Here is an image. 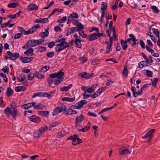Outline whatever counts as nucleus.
Wrapping results in <instances>:
<instances>
[{
  "label": "nucleus",
  "mask_w": 160,
  "mask_h": 160,
  "mask_svg": "<svg viewBox=\"0 0 160 160\" xmlns=\"http://www.w3.org/2000/svg\"><path fill=\"white\" fill-rule=\"evenodd\" d=\"M56 73L57 75V78L58 79H62H62L63 78L62 77L63 76L64 74V72H61V71H59L58 72Z\"/></svg>",
  "instance_id": "28"
},
{
  "label": "nucleus",
  "mask_w": 160,
  "mask_h": 160,
  "mask_svg": "<svg viewBox=\"0 0 160 160\" xmlns=\"http://www.w3.org/2000/svg\"><path fill=\"white\" fill-rule=\"evenodd\" d=\"M77 135L76 134H74L72 136H69L67 139V140H72V145L76 146L77 142L76 141L77 140Z\"/></svg>",
  "instance_id": "9"
},
{
  "label": "nucleus",
  "mask_w": 160,
  "mask_h": 160,
  "mask_svg": "<svg viewBox=\"0 0 160 160\" xmlns=\"http://www.w3.org/2000/svg\"><path fill=\"white\" fill-rule=\"evenodd\" d=\"M38 112L39 114L42 116H45L49 114V112L48 111H39Z\"/></svg>",
  "instance_id": "51"
},
{
  "label": "nucleus",
  "mask_w": 160,
  "mask_h": 160,
  "mask_svg": "<svg viewBox=\"0 0 160 160\" xmlns=\"http://www.w3.org/2000/svg\"><path fill=\"white\" fill-rule=\"evenodd\" d=\"M149 65V64L148 62H147L145 61H142L138 63V67L139 68H142L144 66H147Z\"/></svg>",
  "instance_id": "20"
},
{
  "label": "nucleus",
  "mask_w": 160,
  "mask_h": 160,
  "mask_svg": "<svg viewBox=\"0 0 160 160\" xmlns=\"http://www.w3.org/2000/svg\"><path fill=\"white\" fill-rule=\"evenodd\" d=\"M119 153L121 155H123L128 153H130L127 148H125L124 147H122V148L119 149Z\"/></svg>",
  "instance_id": "15"
},
{
  "label": "nucleus",
  "mask_w": 160,
  "mask_h": 160,
  "mask_svg": "<svg viewBox=\"0 0 160 160\" xmlns=\"http://www.w3.org/2000/svg\"><path fill=\"white\" fill-rule=\"evenodd\" d=\"M38 9L37 6L35 4H31L29 5L27 7V10L29 11Z\"/></svg>",
  "instance_id": "14"
},
{
  "label": "nucleus",
  "mask_w": 160,
  "mask_h": 160,
  "mask_svg": "<svg viewBox=\"0 0 160 160\" xmlns=\"http://www.w3.org/2000/svg\"><path fill=\"white\" fill-rule=\"evenodd\" d=\"M65 40L66 39L64 38L56 40V42L59 43L55 48V51L56 52H60L69 46V44L65 42Z\"/></svg>",
  "instance_id": "1"
},
{
  "label": "nucleus",
  "mask_w": 160,
  "mask_h": 160,
  "mask_svg": "<svg viewBox=\"0 0 160 160\" xmlns=\"http://www.w3.org/2000/svg\"><path fill=\"white\" fill-rule=\"evenodd\" d=\"M76 26L77 28V29H78V30H82L84 28L82 24L80 22L76 25Z\"/></svg>",
  "instance_id": "49"
},
{
  "label": "nucleus",
  "mask_w": 160,
  "mask_h": 160,
  "mask_svg": "<svg viewBox=\"0 0 160 160\" xmlns=\"http://www.w3.org/2000/svg\"><path fill=\"white\" fill-rule=\"evenodd\" d=\"M158 80V78H155L154 80L153 81H152V84L153 86H154V87H156V83Z\"/></svg>",
  "instance_id": "62"
},
{
  "label": "nucleus",
  "mask_w": 160,
  "mask_h": 160,
  "mask_svg": "<svg viewBox=\"0 0 160 160\" xmlns=\"http://www.w3.org/2000/svg\"><path fill=\"white\" fill-rule=\"evenodd\" d=\"M46 50V48L44 47H40L38 49V51L40 52H44Z\"/></svg>",
  "instance_id": "53"
},
{
  "label": "nucleus",
  "mask_w": 160,
  "mask_h": 160,
  "mask_svg": "<svg viewBox=\"0 0 160 160\" xmlns=\"http://www.w3.org/2000/svg\"><path fill=\"white\" fill-rule=\"evenodd\" d=\"M72 86V84H69L68 86L67 87H63L60 88V91L62 92L66 91L70 89Z\"/></svg>",
  "instance_id": "26"
},
{
  "label": "nucleus",
  "mask_w": 160,
  "mask_h": 160,
  "mask_svg": "<svg viewBox=\"0 0 160 160\" xmlns=\"http://www.w3.org/2000/svg\"><path fill=\"white\" fill-rule=\"evenodd\" d=\"M22 36V34L21 33H18L14 35V38L15 39H19Z\"/></svg>",
  "instance_id": "58"
},
{
  "label": "nucleus",
  "mask_w": 160,
  "mask_h": 160,
  "mask_svg": "<svg viewBox=\"0 0 160 160\" xmlns=\"http://www.w3.org/2000/svg\"><path fill=\"white\" fill-rule=\"evenodd\" d=\"M145 48H146L148 52H150L152 54L154 52V51L148 46H146Z\"/></svg>",
  "instance_id": "60"
},
{
  "label": "nucleus",
  "mask_w": 160,
  "mask_h": 160,
  "mask_svg": "<svg viewBox=\"0 0 160 160\" xmlns=\"http://www.w3.org/2000/svg\"><path fill=\"white\" fill-rule=\"evenodd\" d=\"M74 42L76 45V47L78 48H81L82 47V44L81 42L80 39H75Z\"/></svg>",
  "instance_id": "31"
},
{
  "label": "nucleus",
  "mask_w": 160,
  "mask_h": 160,
  "mask_svg": "<svg viewBox=\"0 0 160 160\" xmlns=\"http://www.w3.org/2000/svg\"><path fill=\"white\" fill-rule=\"evenodd\" d=\"M79 32V34L83 38H86L87 37V35L84 33V31L82 30H78V31Z\"/></svg>",
  "instance_id": "52"
},
{
  "label": "nucleus",
  "mask_w": 160,
  "mask_h": 160,
  "mask_svg": "<svg viewBox=\"0 0 160 160\" xmlns=\"http://www.w3.org/2000/svg\"><path fill=\"white\" fill-rule=\"evenodd\" d=\"M47 81L50 87H52V84L53 82H54V80L51 78H48L47 79Z\"/></svg>",
  "instance_id": "46"
},
{
  "label": "nucleus",
  "mask_w": 160,
  "mask_h": 160,
  "mask_svg": "<svg viewBox=\"0 0 160 160\" xmlns=\"http://www.w3.org/2000/svg\"><path fill=\"white\" fill-rule=\"evenodd\" d=\"M36 104L35 102H32L27 104H24L21 106V108L23 109H28L29 108L34 106Z\"/></svg>",
  "instance_id": "13"
},
{
  "label": "nucleus",
  "mask_w": 160,
  "mask_h": 160,
  "mask_svg": "<svg viewBox=\"0 0 160 160\" xmlns=\"http://www.w3.org/2000/svg\"><path fill=\"white\" fill-rule=\"evenodd\" d=\"M107 88L106 87H102L98 89L97 90L99 92V94H101V93L102 92L104 91Z\"/></svg>",
  "instance_id": "57"
},
{
  "label": "nucleus",
  "mask_w": 160,
  "mask_h": 160,
  "mask_svg": "<svg viewBox=\"0 0 160 160\" xmlns=\"http://www.w3.org/2000/svg\"><path fill=\"white\" fill-rule=\"evenodd\" d=\"M55 42L54 41H52L49 43L48 45V47L50 48H52L55 45Z\"/></svg>",
  "instance_id": "64"
},
{
  "label": "nucleus",
  "mask_w": 160,
  "mask_h": 160,
  "mask_svg": "<svg viewBox=\"0 0 160 160\" xmlns=\"http://www.w3.org/2000/svg\"><path fill=\"white\" fill-rule=\"evenodd\" d=\"M7 54L8 57L7 56H5V58L6 60L10 59L13 60H15L19 57L18 53L17 52L12 53L10 51H8L7 52Z\"/></svg>",
  "instance_id": "3"
},
{
  "label": "nucleus",
  "mask_w": 160,
  "mask_h": 160,
  "mask_svg": "<svg viewBox=\"0 0 160 160\" xmlns=\"http://www.w3.org/2000/svg\"><path fill=\"white\" fill-rule=\"evenodd\" d=\"M69 17L72 20L75 18H78L79 17L77 13L74 12L70 14L69 16Z\"/></svg>",
  "instance_id": "32"
},
{
  "label": "nucleus",
  "mask_w": 160,
  "mask_h": 160,
  "mask_svg": "<svg viewBox=\"0 0 160 160\" xmlns=\"http://www.w3.org/2000/svg\"><path fill=\"white\" fill-rule=\"evenodd\" d=\"M77 113V112L76 111L68 108V110L66 112H64V113L66 115H72L76 114Z\"/></svg>",
  "instance_id": "16"
},
{
  "label": "nucleus",
  "mask_w": 160,
  "mask_h": 160,
  "mask_svg": "<svg viewBox=\"0 0 160 160\" xmlns=\"http://www.w3.org/2000/svg\"><path fill=\"white\" fill-rule=\"evenodd\" d=\"M33 59V57H24L21 58L20 60H21L22 62L24 63H28L31 61Z\"/></svg>",
  "instance_id": "21"
},
{
  "label": "nucleus",
  "mask_w": 160,
  "mask_h": 160,
  "mask_svg": "<svg viewBox=\"0 0 160 160\" xmlns=\"http://www.w3.org/2000/svg\"><path fill=\"white\" fill-rule=\"evenodd\" d=\"M75 127L77 129H78V128L80 126V123H82V121L85 120L84 116L82 114L77 115L75 119Z\"/></svg>",
  "instance_id": "2"
},
{
  "label": "nucleus",
  "mask_w": 160,
  "mask_h": 160,
  "mask_svg": "<svg viewBox=\"0 0 160 160\" xmlns=\"http://www.w3.org/2000/svg\"><path fill=\"white\" fill-rule=\"evenodd\" d=\"M124 40L122 39H121L120 40V43L121 44V46L123 50H125L127 49L128 47V45L127 44L124 43Z\"/></svg>",
  "instance_id": "39"
},
{
  "label": "nucleus",
  "mask_w": 160,
  "mask_h": 160,
  "mask_svg": "<svg viewBox=\"0 0 160 160\" xmlns=\"http://www.w3.org/2000/svg\"><path fill=\"white\" fill-rule=\"evenodd\" d=\"M10 106L11 108L13 109V110H17V106L14 102H11Z\"/></svg>",
  "instance_id": "43"
},
{
  "label": "nucleus",
  "mask_w": 160,
  "mask_h": 160,
  "mask_svg": "<svg viewBox=\"0 0 160 160\" xmlns=\"http://www.w3.org/2000/svg\"><path fill=\"white\" fill-rule=\"evenodd\" d=\"M100 94H99V92L97 90V91L95 92L92 95H91V97L92 98H95L97 97Z\"/></svg>",
  "instance_id": "54"
},
{
  "label": "nucleus",
  "mask_w": 160,
  "mask_h": 160,
  "mask_svg": "<svg viewBox=\"0 0 160 160\" xmlns=\"http://www.w3.org/2000/svg\"><path fill=\"white\" fill-rule=\"evenodd\" d=\"M155 131V129H152L150 130L144 136L142 137V138L143 139H146L148 137H149V139L148 142H149L153 137V133Z\"/></svg>",
  "instance_id": "4"
},
{
  "label": "nucleus",
  "mask_w": 160,
  "mask_h": 160,
  "mask_svg": "<svg viewBox=\"0 0 160 160\" xmlns=\"http://www.w3.org/2000/svg\"><path fill=\"white\" fill-rule=\"evenodd\" d=\"M30 121L36 123H38L40 122V118L36 115H32L29 118Z\"/></svg>",
  "instance_id": "8"
},
{
  "label": "nucleus",
  "mask_w": 160,
  "mask_h": 160,
  "mask_svg": "<svg viewBox=\"0 0 160 160\" xmlns=\"http://www.w3.org/2000/svg\"><path fill=\"white\" fill-rule=\"evenodd\" d=\"M33 108L37 109H41L43 110L45 108V106L42 104L39 103V104L36 105L35 104L33 106Z\"/></svg>",
  "instance_id": "25"
},
{
  "label": "nucleus",
  "mask_w": 160,
  "mask_h": 160,
  "mask_svg": "<svg viewBox=\"0 0 160 160\" xmlns=\"http://www.w3.org/2000/svg\"><path fill=\"white\" fill-rule=\"evenodd\" d=\"M18 112L17 110L12 111L11 115L14 120H16L17 116L20 115V113H18Z\"/></svg>",
  "instance_id": "22"
},
{
  "label": "nucleus",
  "mask_w": 160,
  "mask_h": 160,
  "mask_svg": "<svg viewBox=\"0 0 160 160\" xmlns=\"http://www.w3.org/2000/svg\"><path fill=\"white\" fill-rule=\"evenodd\" d=\"M75 97L72 98H70L68 97H64L62 99V101H66L69 102H72L75 100Z\"/></svg>",
  "instance_id": "29"
},
{
  "label": "nucleus",
  "mask_w": 160,
  "mask_h": 160,
  "mask_svg": "<svg viewBox=\"0 0 160 160\" xmlns=\"http://www.w3.org/2000/svg\"><path fill=\"white\" fill-rule=\"evenodd\" d=\"M107 4L104 2H103L101 4V10L102 11H105L107 8Z\"/></svg>",
  "instance_id": "40"
},
{
  "label": "nucleus",
  "mask_w": 160,
  "mask_h": 160,
  "mask_svg": "<svg viewBox=\"0 0 160 160\" xmlns=\"http://www.w3.org/2000/svg\"><path fill=\"white\" fill-rule=\"evenodd\" d=\"M17 5V4L15 3H12L9 4L7 6L9 8H15Z\"/></svg>",
  "instance_id": "59"
},
{
  "label": "nucleus",
  "mask_w": 160,
  "mask_h": 160,
  "mask_svg": "<svg viewBox=\"0 0 160 160\" xmlns=\"http://www.w3.org/2000/svg\"><path fill=\"white\" fill-rule=\"evenodd\" d=\"M13 92V91L10 88H8L7 89V91L6 93V95L8 97H10L12 96Z\"/></svg>",
  "instance_id": "19"
},
{
  "label": "nucleus",
  "mask_w": 160,
  "mask_h": 160,
  "mask_svg": "<svg viewBox=\"0 0 160 160\" xmlns=\"http://www.w3.org/2000/svg\"><path fill=\"white\" fill-rule=\"evenodd\" d=\"M135 90L136 88L134 87L133 86L132 87L131 90L132 92L133 95L134 97L137 98L138 96L142 95L141 93L138 91V92H136Z\"/></svg>",
  "instance_id": "18"
},
{
  "label": "nucleus",
  "mask_w": 160,
  "mask_h": 160,
  "mask_svg": "<svg viewBox=\"0 0 160 160\" xmlns=\"http://www.w3.org/2000/svg\"><path fill=\"white\" fill-rule=\"evenodd\" d=\"M91 126V123L90 122H88L87 126L82 129H80V127L77 129L79 131H82V132H85L88 131L90 129Z\"/></svg>",
  "instance_id": "12"
},
{
  "label": "nucleus",
  "mask_w": 160,
  "mask_h": 160,
  "mask_svg": "<svg viewBox=\"0 0 160 160\" xmlns=\"http://www.w3.org/2000/svg\"><path fill=\"white\" fill-rule=\"evenodd\" d=\"M151 9L153 11L156 13H158L159 12V10L158 9L157 7L154 5H153L151 6Z\"/></svg>",
  "instance_id": "42"
},
{
  "label": "nucleus",
  "mask_w": 160,
  "mask_h": 160,
  "mask_svg": "<svg viewBox=\"0 0 160 160\" xmlns=\"http://www.w3.org/2000/svg\"><path fill=\"white\" fill-rule=\"evenodd\" d=\"M78 75L84 78L89 79L94 76V73L91 74L88 73L86 72H84L79 73Z\"/></svg>",
  "instance_id": "5"
},
{
  "label": "nucleus",
  "mask_w": 160,
  "mask_h": 160,
  "mask_svg": "<svg viewBox=\"0 0 160 160\" xmlns=\"http://www.w3.org/2000/svg\"><path fill=\"white\" fill-rule=\"evenodd\" d=\"M37 42H38L37 40H29L27 43V46H28V48L34 47L38 45Z\"/></svg>",
  "instance_id": "7"
},
{
  "label": "nucleus",
  "mask_w": 160,
  "mask_h": 160,
  "mask_svg": "<svg viewBox=\"0 0 160 160\" xmlns=\"http://www.w3.org/2000/svg\"><path fill=\"white\" fill-rule=\"evenodd\" d=\"M41 135H42V134L38 130L34 132L33 134V137L35 138H39Z\"/></svg>",
  "instance_id": "35"
},
{
  "label": "nucleus",
  "mask_w": 160,
  "mask_h": 160,
  "mask_svg": "<svg viewBox=\"0 0 160 160\" xmlns=\"http://www.w3.org/2000/svg\"><path fill=\"white\" fill-rule=\"evenodd\" d=\"M62 81V79H58V78H56L54 79L53 83L55 85H58Z\"/></svg>",
  "instance_id": "48"
},
{
  "label": "nucleus",
  "mask_w": 160,
  "mask_h": 160,
  "mask_svg": "<svg viewBox=\"0 0 160 160\" xmlns=\"http://www.w3.org/2000/svg\"><path fill=\"white\" fill-rule=\"evenodd\" d=\"M79 60L83 64L87 61V59L84 55L83 56L80 55L79 58Z\"/></svg>",
  "instance_id": "33"
},
{
  "label": "nucleus",
  "mask_w": 160,
  "mask_h": 160,
  "mask_svg": "<svg viewBox=\"0 0 160 160\" xmlns=\"http://www.w3.org/2000/svg\"><path fill=\"white\" fill-rule=\"evenodd\" d=\"M110 74V73L104 72L100 76L99 78H102L103 77H107L108 75Z\"/></svg>",
  "instance_id": "63"
},
{
  "label": "nucleus",
  "mask_w": 160,
  "mask_h": 160,
  "mask_svg": "<svg viewBox=\"0 0 160 160\" xmlns=\"http://www.w3.org/2000/svg\"><path fill=\"white\" fill-rule=\"evenodd\" d=\"M12 111L9 107H7L3 111L6 116L7 118H9L12 114Z\"/></svg>",
  "instance_id": "11"
},
{
  "label": "nucleus",
  "mask_w": 160,
  "mask_h": 160,
  "mask_svg": "<svg viewBox=\"0 0 160 160\" xmlns=\"http://www.w3.org/2000/svg\"><path fill=\"white\" fill-rule=\"evenodd\" d=\"M78 31V30L77 29V28H76L72 27L69 28L68 29V32L66 35L67 36H68L71 34L73 32Z\"/></svg>",
  "instance_id": "17"
},
{
  "label": "nucleus",
  "mask_w": 160,
  "mask_h": 160,
  "mask_svg": "<svg viewBox=\"0 0 160 160\" xmlns=\"http://www.w3.org/2000/svg\"><path fill=\"white\" fill-rule=\"evenodd\" d=\"M58 124L59 122L57 121L52 122L49 126V128H50L49 130H50L52 128L58 125Z\"/></svg>",
  "instance_id": "36"
},
{
  "label": "nucleus",
  "mask_w": 160,
  "mask_h": 160,
  "mask_svg": "<svg viewBox=\"0 0 160 160\" xmlns=\"http://www.w3.org/2000/svg\"><path fill=\"white\" fill-rule=\"evenodd\" d=\"M43 92H36L35 93H34L32 96V98H34L36 96H39V97H43Z\"/></svg>",
  "instance_id": "47"
},
{
  "label": "nucleus",
  "mask_w": 160,
  "mask_h": 160,
  "mask_svg": "<svg viewBox=\"0 0 160 160\" xmlns=\"http://www.w3.org/2000/svg\"><path fill=\"white\" fill-rule=\"evenodd\" d=\"M21 13V11H19L14 15L8 14L7 15V17L8 18L14 19L19 16Z\"/></svg>",
  "instance_id": "23"
},
{
  "label": "nucleus",
  "mask_w": 160,
  "mask_h": 160,
  "mask_svg": "<svg viewBox=\"0 0 160 160\" xmlns=\"http://www.w3.org/2000/svg\"><path fill=\"white\" fill-rule=\"evenodd\" d=\"M95 86L94 85H92L91 87L89 88H88L86 90V92L89 93H92L94 91V87Z\"/></svg>",
  "instance_id": "38"
},
{
  "label": "nucleus",
  "mask_w": 160,
  "mask_h": 160,
  "mask_svg": "<svg viewBox=\"0 0 160 160\" xmlns=\"http://www.w3.org/2000/svg\"><path fill=\"white\" fill-rule=\"evenodd\" d=\"M112 45L108 44L106 48V52L107 54H108L112 50Z\"/></svg>",
  "instance_id": "50"
},
{
  "label": "nucleus",
  "mask_w": 160,
  "mask_h": 160,
  "mask_svg": "<svg viewBox=\"0 0 160 160\" xmlns=\"http://www.w3.org/2000/svg\"><path fill=\"white\" fill-rule=\"evenodd\" d=\"M35 76L34 73H29L28 75V79L30 81L32 80L33 78Z\"/></svg>",
  "instance_id": "56"
},
{
  "label": "nucleus",
  "mask_w": 160,
  "mask_h": 160,
  "mask_svg": "<svg viewBox=\"0 0 160 160\" xmlns=\"http://www.w3.org/2000/svg\"><path fill=\"white\" fill-rule=\"evenodd\" d=\"M48 127L45 126L41 127L38 130L42 135L46 130H48Z\"/></svg>",
  "instance_id": "30"
},
{
  "label": "nucleus",
  "mask_w": 160,
  "mask_h": 160,
  "mask_svg": "<svg viewBox=\"0 0 160 160\" xmlns=\"http://www.w3.org/2000/svg\"><path fill=\"white\" fill-rule=\"evenodd\" d=\"M33 52V50L32 48H30L27 50L24 53V54H26L28 56L30 54H31Z\"/></svg>",
  "instance_id": "41"
},
{
  "label": "nucleus",
  "mask_w": 160,
  "mask_h": 160,
  "mask_svg": "<svg viewBox=\"0 0 160 160\" xmlns=\"http://www.w3.org/2000/svg\"><path fill=\"white\" fill-rule=\"evenodd\" d=\"M49 28L45 30V32H42L40 33V36L42 38L46 37H47L49 34L48 32Z\"/></svg>",
  "instance_id": "27"
},
{
  "label": "nucleus",
  "mask_w": 160,
  "mask_h": 160,
  "mask_svg": "<svg viewBox=\"0 0 160 160\" xmlns=\"http://www.w3.org/2000/svg\"><path fill=\"white\" fill-rule=\"evenodd\" d=\"M58 108L56 107L53 110L52 113V114L53 116H55L58 115L59 113L60 112Z\"/></svg>",
  "instance_id": "44"
},
{
  "label": "nucleus",
  "mask_w": 160,
  "mask_h": 160,
  "mask_svg": "<svg viewBox=\"0 0 160 160\" xmlns=\"http://www.w3.org/2000/svg\"><path fill=\"white\" fill-rule=\"evenodd\" d=\"M34 73L35 77L38 78L39 79H41L44 78V76L42 74L40 73L37 71L35 72Z\"/></svg>",
  "instance_id": "34"
},
{
  "label": "nucleus",
  "mask_w": 160,
  "mask_h": 160,
  "mask_svg": "<svg viewBox=\"0 0 160 160\" xmlns=\"http://www.w3.org/2000/svg\"><path fill=\"white\" fill-rule=\"evenodd\" d=\"M54 55V53L53 52H48L47 53V56L48 58H52Z\"/></svg>",
  "instance_id": "55"
},
{
  "label": "nucleus",
  "mask_w": 160,
  "mask_h": 160,
  "mask_svg": "<svg viewBox=\"0 0 160 160\" xmlns=\"http://www.w3.org/2000/svg\"><path fill=\"white\" fill-rule=\"evenodd\" d=\"M140 45L142 48L144 49L145 48V45L144 42L142 40H140Z\"/></svg>",
  "instance_id": "61"
},
{
  "label": "nucleus",
  "mask_w": 160,
  "mask_h": 160,
  "mask_svg": "<svg viewBox=\"0 0 160 160\" xmlns=\"http://www.w3.org/2000/svg\"><path fill=\"white\" fill-rule=\"evenodd\" d=\"M12 21V20H11L8 21L6 23H5L3 24H2V25H1V28H4L8 26H9V24H10V22H11Z\"/></svg>",
  "instance_id": "45"
},
{
  "label": "nucleus",
  "mask_w": 160,
  "mask_h": 160,
  "mask_svg": "<svg viewBox=\"0 0 160 160\" xmlns=\"http://www.w3.org/2000/svg\"><path fill=\"white\" fill-rule=\"evenodd\" d=\"M57 107L58 108V109L60 112H63V113H64V112L67 110L66 107L64 104L62 103H59L58 104Z\"/></svg>",
  "instance_id": "10"
},
{
  "label": "nucleus",
  "mask_w": 160,
  "mask_h": 160,
  "mask_svg": "<svg viewBox=\"0 0 160 160\" xmlns=\"http://www.w3.org/2000/svg\"><path fill=\"white\" fill-rule=\"evenodd\" d=\"M40 27L39 25L37 24L33 26L31 28H30L28 31H27V35L33 33L35 31H36L38 28H40Z\"/></svg>",
  "instance_id": "6"
},
{
  "label": "nucleus",
  "mask_w": 160,
  "mask_h": 160,
  "mask_svg": "<svg viewBox=\"0 0 160 160\" xmlns=\"http://www.w3.org/2000/svg\"><path fill=\"white\" fill-rule=\"evenodd\" d=\"M98 36L97 33H94L91 34L89 37L88 40L89 41H92L98 38Z\"/></svg>",
  "instance_id": "24"
},
{
  "label": "nucleus",
  "mask_w": 160,
  "mask_h": 160,
  "mask_svg": "<svg viewBox=\"0 0 160 160\" xmlns=\"http://www.w3.org/2000/svg\"><path fill=\"white\" fill-rule=\"evenodd\" d=\"M18 30L19 32H20L22 34H23L24 35H27V31H25V29L22 27L18 26Z\"/></svg>",
  "instance_id": "37"
}]
</instances>
